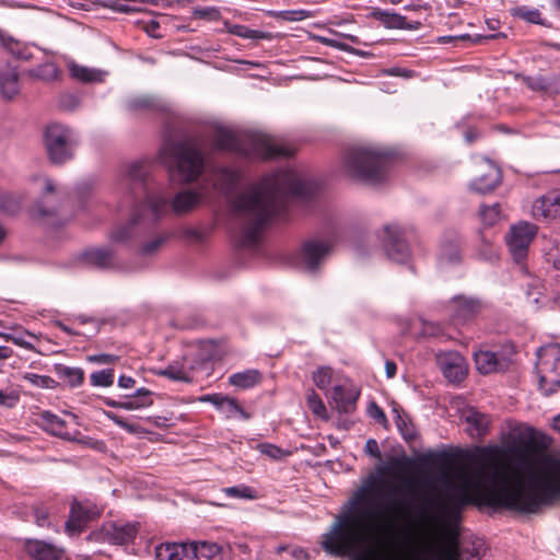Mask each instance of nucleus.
Listing matches in <instances>:
<instances>
[{
    "instance_id": "nucleus-20",
    "label": "nucleus",
    "mask_w": 560,
    "mask_h": 560,
    "mask_svg": "<svg viewBox=\"0 0 560 560\" xmlns=\"http://www.w3.org/2000/svg\"><path fill=\"white\" fill-rule=\"evenodd\" d=\"M370 16L377 22H380L384 27L389 30H419L421 27L420 22H408L406 16L400 15L395 12H390L387 10H383L380 8H374Z\"/></svg>"
},
{
    "instance_id": "nucleus-40",
    "label": "nucleus",
    "mask_w": 560,
    "mask_h": 560,
    "mask_svg": "<svg viewBox=\"0 0 560 560\" xmlns=\"http://www.w3.org/2000/svg\"><path fill=\"white\" fill-rule=\"evenodd\" d=\"M222 491L230 498L255 500L258 498L257 491L246 485H237L223 488Z\"/></svg>"
},
{
    "instance_id": "nucleus-45",
    "label": "nucleus",
    "mask_w": 560,
    "mask_h": 560,
    "mask_svg": "<svg viewBox=\"0 0 560 560\" xmlns=\"http://www.w3.org/2000/svg\"><path fill=\"white\" fill-rule=\"evenodd\" d=\"M23 380L27 381L30 384L40 387V388H55L57 386V382L47 375H38L35 373H25L23 375Z\"/></svg>"
},
{
    "instance_id": "nucleus-25",
    "label": "nucleus",
    "mask_w": 560,
    "mask_h": 560,
    "mask_svg": "<svg viewBox=\"0 0 560 560\" xmlns=\"http://www.w3.org/2000/svg\"><path fill=\"white\" fill-rule=\"evenodd\" d=\"M359 397V394L347 390L341 385H337L331 390V399L334 402V407L340 413H350L355 408V402Z\"/></svg>"
},
{
    "instance_id": "nucleus-42",
    "label": "nucleus",
    "mask_w": 560,
    "mask_h": 560,
    "mask_svg": "<svg viewBox=\"0 0 560 560\" xmlns=\"http://www.w3.org/2000/svg\"><path fill=\"white\" fill-rule=\"evenodd\" d=\"M479 213L482 222L489 226L494 225L501 219V208L499 203H493L492 206H481Z\"/></svg>"
},
{
    "instance_id": "nucleus-50",
    "label": "nucleus",
    "mask_w": 560,
    "mask_h": 560,
    "mask_svg": "<svg viewBox=\"0 0 560 560\" xmlns=\"http://www.w3.org/2000/svg\"><path fill=\"white\" fill-rule=\"evenodd\" d=\"M71 75L81 82H92L95 80V72L86 67L73 65L70 68Z\"/></svg>"
},
{
    "instance_id": "nucleus-60",
    "label": "nucleus",
    "mask_w": 560,
    "mask_h": 560,
    "mask_svg": "<svg viewBox=\"0 0 560 560\" xmlns=\"http://www.w3.org/2000/svg\"><path fill=\"white\" fill-rule=\"evenodd\" d=\"M78 105L79 98L73 94H62L59 98V107L63 110H73Z\"/></svg>"
},
{
    "instance_id": "nucleus-37",
    "label": "nucleus",
    "mask_w": 560,
    "mask_h": 560,
    "mask_svg": "<svg viewBox=\"0 0 560 560\" xmlns=\"http://www.w3.org/2000/svg\"><path fill=\"white\" fill-rule=\"evenodd\" d=\"M267 15H269L276 20H281V21H285V22H298V21H303V20L310 19V18H314L315 13H314V11L304 10V9L283 10V11L270 10V11H267Z\"/></svg>"
},
{
    "instance_id": "nucleus-9",
    "label": "nucleus",
    "mask_w": 560,
    "mask_h": 560,
    "mask_svg": "<svg viewBox=\"0 0 560 560\" xmlns=\"http://www.w3.org/2000/svg\"><path fill=\"white\" fill-rule=\"evenodd\" d=\"M383 232V247L387 257L397 264L407 262L410 258V248L405 231L396 224H388L384 226Z\"/></svg>"
},
{
    "instance_id": "nucleus-19",
    "label": "nucleus",
    "mask_w": 560,
    "mask_h": 560,
    "mask_svg": "<svg viewBox=\"0 0 560 560\" xmlns=\"http://www.w3.org/2000/svg\"><path fill=\"white\" fill-rule=\"evenodd\" d=\"M481 310V302L475 298L456 295L450 302V311L455 324L474 318Z\"/></svg>"
},
{
    "instance_id": "nucleus-49",
    "label": "nucleus",
    "mask_w": 560,
    "mask_h": 560,
    "mask_svg": "<svg viewBox=\"0 0 560 560\" xmlns=\"http://www.w3.org/2000/svg\"><path fill=\"white\" fill-rule=\"evenodd\" d=\"M232 33L240 37L249 39H265L269 37L266 33L261 31L250 30L243 25H235L232 30Z\"/></svg>"
},
{
    "instance_id": "nucleus-11",
    "label": "nucleus",
    "mask_w": 560,
    "mask_h": 560,
    "mask_svg": "<svg viewBox=\"0 0 560 560\" xmlns=\"http://www.w3.org/2000/svg\"><path fill=\"white\" fill-rule=\"evenodd\" d=\"M330 247L326 241L307 240L296 253L295 264L307 271H315L327 257Z\"/></svg>"
},
{
    "instance_id": "nucleus-41",
    "label": "nucleus",
    "mask_w": 560,
    "mask_h": 560,
    "mask_svg": "<svg viewBox=\"0 0 560 560\" xmlns=\"http://www.w3.org/2000/svg\"><path fill=\"white\" fill-rule=\"evenodd\" d=\"M90 382L92 386L109 387L114 384V370L104 369L101 371L93 372L90 375Z\"/></svg>"
},
{
    "instance_id": "nucleus-35",
    "label": "nucleus",
    "mask_w": 560,
    "mask_h": 560,
    "mask_svg": "<svg viewBox=\"0 0 560 560\" xmlns=\"http://www.w3.org/2000/svg\"><path fill=\"white\" fill-rule=\"evenodd\" d=\"M55 373L59 380L71 387L80 386L84 381V371L81 368H72L63 364L55 366Z\"/></svg>"
},
{
    "instance_id": "nucleus-46",
    "label": "nucleus",
    "mask_w": 560,
    "mask_h": 560,
    "mask_svg": "<svg viewBox=\"0 0 560 560\" xmlns=\"http://www.w3.org/2000/svg\"><path fill=\"white\" fill-rule=\"evenodd\" d=\"M332 370L329 366H320L313 372L312 378L319 389H325L331 382Z\"/></svg>"
},
{
    "instance_id": "nucleus-36",
    "label": "nucleus",
    "mask_w": 560,
    "mask_h": 560,
    "mask_svg": "<svg viewBox=\"0 0 560 560\" xmlns=\"http://www.w3.org/2000/svg\"><path fill=\"white\" fill-rule=\"evenodd\" d=\"M262 380L258 370H246L244 372L234 373L229 377L230 384L246 389L259 384Z\"/></svg>"
},
{
    "instance_id": "nucleus-13",
    "label": "nucleus",
    "mask_w": 560,
    "mask_h": 560,
    "mask_svg": "<svg viewBox=\"0 0 560 560\" xmlns=\"http://www.w3.org/2000/svg\"><path fill=\"white\" fill-rule=\"evenodd\" d=\"M536 451L535 431L530 428L513 433L505 448V453L517 458L520 463L529 462Z\"/></svg>"
},
{
    "instance_id": "nucleus-63",
    "label": "nucleus",
    "mask_w": 560,
    "mask_h": 560,
    "mask_svg": "<svg viewBox=\"0 0 560 560\" xmlns=\"http://www.w3.org/2000/svg\"><path fill=\"white\" fill-rule=\"evenodd\" d=\"M397 427L406 441L410 442L416 438L413 428L409 427L400 417L399 420L397 421Z\"/></svg>"
},
{
    "instance_id": "nucleus-1",
    "label": "nucleus",
    "mask_w": 560,
    "mask_h": 560,
    "mask_svg": "<svg viewBox=\"0 0 560 560\" xmlns=\"http://www.w3.org/2000/svg\"><path fill=\"white\" fill-rule=\"evenodd\" d=\"M318 185L296 171L287 168L267 175L233 200L236 215L242 220L240 245L256 247L264 226L285 211L291 199L308 200Z\"/></svg>"
},
{
    "instance_id": "nucleus-53",
    "label": "nucleus",
    "mask_w": 560,
    "mask_h": 560,
    "mask_svg": "<svg viewBox=\"0 0 560 560\" xmlns=\"http://www.w3.org/2000/svg\"><path fill=\"white\" fill-rule=\"evenodd\" d=\"M144 0H103V4L118 12L128 13L135 11V8L125 2H143Z\"/></svg>"
},
{
    "instance_id": "nucleus-39",
    "label": "nucleus",
    "mask_w": 560,
    "mask_h": 560,
    "mask_svg": "<svg viewBox=\"0 0 560 560\" xmlns=\"http://www.w3.org/2000/svg\"><path fill=\"white\" fill-rule=\"evenodd\" d=\"M21 208V199L8 191L0 190V211L7 214H15Z\"/></svg>"
},
{
    "instance_id": "nucleus-30",
    "label": "nucleus",
    "mask_w": 560,
    "mask_h": 560,
    "mask_svg": "<svg viewBox=\"0 0 560 560\" xmlns=\"http://www.w3.org/2000/svg\"><path fill=\"white\" fill-rule=\"evenodd\" d=\"M156 560H188L187 544L163 542L155 547Z\"/></svg>"
},
{
    "instance_id": "nucleus-8",
    "label": "nucleus",
    "mask_w": 560,
    "mask_h": 560,
    "mask_svg": "<svg viewBox=\"0 0 560 560\" xmlns=\"http://www.w3.org/2000/svg\"><path fill=\"white\" fill-rule=\"evenodd\" d=\"M137 534V523L106 522L100 529L92 532L88 539L95 542L124 546L131 544Z\"/></svg>"
},
{
    "instance_id": "nucleus-29",
    "label": "nucleus",
    "mask_w": 560,
    "mask_h": 560,
    "mask_svg": "<svg viewBox=\"0 0 560 560\" xmlns=\"http://www.w3.org/2000/svg\"><path fill=\"white\" fill-rule=\"evenodd\" d=\"M42 427L49 433L63 439H70L71 434L68 430L67 422L50 411H45L40 416Z\"/></svg>"
},
{
    "instance_id": "nucleus-10",
    "label": "nucleus",
    "mask_w": 560,
    "mask_h": 560,
    "mask_svg": "<svg viewBox=\"0 0 560 560\" xmlns=\"http://www.w3.org/2000/svg\"><path fill=\"white\" fill-rule=\"evenodd\" d=\"M65 201V194L57 190L50 178H45L43 195L33 208V214L39 219L51 220L55 223Z\"/></svg>"
},
{
    "instance_id": "nucleus-26",
    "label": "nucleus",
    "mask_w": 560,
    "mask_h": 560,
    "mask_svg": "<svg viewBox=\"0 0 560 560\" xmlns=\"http://www.w3.org/2000/svg\"><path fill=\"white\" fill-rule=\"evenodd\" d=\"M501 183V171L498 167L489 166L488 171L475 178L470 188L479 194H488L495 189Z\"/></svg>"
},
{
    "instance_id": "nucleus-21",
    "label": "nucleus",
    "mask_w": 560,
    "mask_h": 560,
    "mask_svg": "<svg viewBox=\"0 0 560 560\" xmlns=\"http://www.w3.org/2000/svg\"><path fill=\"white\" fill-rule=\"evenodd\" d=\"M83 264L97 269H110L115 266V252L110 247H93L81 254Z\"/></svg>"
},
{
    "instance_id": "nucleus-6",
    "label": "nucleus",
    "mask_w": 560,
    "mask_h": 560,
    "mask_svg": "<svg viewBox=\"0 0 560 560\" xmlns=\"http://www.w3.org/2000/svg\"><path fill=\"white\" fill-rule=\"evenodd\" d=\"M44 140L48 159L57 165L72 160L79 144V138L74 130L57 122L46 128Z\"/></svg>"
},
{
    "instance_id": "nucleus-2",
    "label": "nucleus",
    "mask_w": 560,
    "mask_h": 560,
    "mask_svg": "<svg viewBox=\"0 0 560 560\" xmlns=\"http://www.w3.org/2000/svg\"><path fill=\"white\" fill-rule=\"evenodd\" d=\"M149 165L137 161L128 166L126 178L129 186L130 198L142 199L133 206L132 215L127 224L118 226L110 234L114 243H126L131 240L139 230L150 229L155 225L166 210L170 199L163 194H150L148 187Z\"/></svg>"
},
{
    "instance_id": "nucleus-34",
    "label": "nucleus",
    "mask_w": 560,
    "mask_h": 560,
    "mask_svg": "<svg viewBox=\"0 0 560 560\" xmlns=\"http://www.w3.org/2000/svg\"><path fill=\"white\" fill-rule=\"evenodd\" d=\"M215 182L223 192H231L241 178L240 171L228 166L218 167L214 172Z\"/></svg>"
},
{
    "instance_id": "nucleus-59",
    "label": "nucleus",
    "mask_w": 560,
    "mask_h": 560,
    "mask_svg": "<svg viewBox=\"0 0 560 560\" xmlns=\"http://www.w3.org/2000/svg\"><path fill=\"white\" fill-rule=\"evenodd\" d=\"M20 400V396L16 392H5L0 389V406L12 408L14 407Z\"/></svg>"
},
{
    "instance_id": "nucleus-58",
    "label": "nucleus",
    "mask_w": 560,
    "mask_h": 560,
    "mask_svg": "<svg viewBox=\"0 0 560 560\" xmlns=\"http://www.w3.org/2000/svg\"><path fill=\"white\" fill-rule=\"evenodd\" d=\"M517 15L525 20L526 22L541 24V14L537 9L529 10L521 8L517 10Z\"/></svg>"
},
{
    "instance_id": "nucleus-61",
    "label": "nucleus",
    "mask_w": 560,
    "mask_h": 560,
    "mask_svg": "<svg viewBox=\"0 0 560 560\" xmlns=\"http://www.w3.org/2000/svg\"><path fill=\"white\" fill-rule=\"evenodd\" d=\"M368 412H369L370 417L373 418L376 422L382 423V424L387 422L385 412L383 411V409L381 407H378V405L376 402H374V401L371 402V405L369 406Z\"/></svg>"
},
{
    "instance_id": "nucleus-31",
    "label": "nucleus",
    "mask_w": 560,
    "mask_h": 560,
    "mask_svg": "<svg viewBox=\"0 0 560 560\" xmlns=\"http://www.w3.org/2000/svg\"><path fill=\"white\" fill-rule=\"evenodd\" d=\"M466 422L468 424L470 435L482 438L489 431L491 419L487 413L471 409L466 417Z\"/></svg>"
},
{
    "instance_id": "nucleus-14",
    "label": "nucleus",
    "mask_w": 560,
    "mask_h": 560,
    "mask_svg": "<svg viewBox=\"0 0 560 560\" xmlns=\"http://www.w3.org/2000/svg\"><path fill=\"white\" fill-rule=\"evenodd\" d=\"M100 515L97 506L90 502L74 500L70 508L69 518L66 522V532L69 535H79L85 525Z\"/></svg>"
},
{
    "instance_id": "nucleus-15",
    "label": "nucleus",
    "mask_w": 560,
    "mask_h": 560,
    "mask_svg": "<svg viewBox=\"0 0 560 560\" xmlns=\"http://www.w3.org/2000/svg\"><path fill=\"white\" fill-rule=\"evenodd\" d=\"M436 362L443 375L453 383L464 380L467 374L465 358L457 351L441 352L436 355Z\"/></svg>"
},
{
    "instance_id": "nucleus-32",
    "label": "nucleus",
    "mask_w": 560,
    "mask_h": 560,
    "mask_svg": "<svg viewBox=\"0 0 560 560\" xmlns=\"http://www.w3.org/2000/svg\"><path fill=\"white\" fill-rule=\"evenodd\" d=\"M200 195L192 190L179 191L172 200V209L176 214L192 210L200 202Z\"/></svg>"
},
{
    "instance_id": "nucleus-27",
    "label": "nucleus",
    "mask_w": 560,
    "mask_h": 560,
    "mask_svg": "<svg viewBox=\"0 0 560 560\" xmlns=\"http://www.w3.org/2000/svg\"><path fill=\"white\" fill-rule=\"evenodd\" d=\"M126 107L130 113L161 112L163 104L151 95H137L127 100Z\"/></svg>"
},
{
    "instance_id": "nucleus-38",
    "label": "nucleus",
    "mask_w": 560,
    "mask_h": 560,
    "mask_svg": "<svg viewBox=\"0 0 560 560\" xmlns=\"http://www.w3.org/2000/svg\"><path fill=\"white\" fill-rule=\"evenodd\" d=\"M27 74L36 80L50 82L58 78L59 71L54 62H45L33 69H30Z\"/></svg>"
},
{
    "instance_id": "nucleus-16",
    "label": "nucleus",
    "mask_w": 560,
    "mask_h": 560,
    "mask_svg": "<svg viewBox=\"0 0 560 560\" xmlns=\"http://www.w3.org/2000/svg\"><path fill=\"white\" fill-rule=\"evenodd\" d=\"M23 549L32 560H61L66 553L63 547L35 538L25 539Z\"/></svg>"
},
{
    "instance_id": "nucleus-22",
    "label": "nucleus",
    "mask_w": 560,
    "mask_h": 560,
    "mask_svg": "<svg viewBox=\"0 0 560 560\" xmlns=\"http://www.w3.org/2000/svg\"><path fill=\"white\" fill-rule=\"evenodd\" d=\"M192 370L194 368L188 365L187 359L184 357L180 361L175 360L171 362L164 369L155 370L154 374L175 382L191 383Z\"/></svg>"
},
{
    "instance_id": "nucleus-56",
    "label": "nucleus",
    "mask_w": 560,
    "mask_h": 560,
    "mask_svg": "<svg viewBox=\"0 0 560 560\" xmlns=\"http://www.w3.org/2000/svg\"><path fill=\"white\" fill-rule=\"evenodd\" d=\"M167 235H160L153 240L144 243L141 247V254L152 255L154 254L167 240Z\"/></svg>"
},
{
    "instance_id": "nucleus-55",
    "label": "nucleus",
    "mask_w": 560,
    "mask_h": 560,
    "mask_svg": "<svg viewBox=\"0 0 560 560\" xmlns=\"http://www.w3.org/2000/svg\"><path fill=\"white\" fill-rule=\"evenodd\" d=\"M257 447L261 454L272 459H280L284 455L283 450L275 444L260 443Z\"/></svg>"
},
{
    "instance_id": "nucleus-52",
    "label": "nucleus",
    "mask_w": 560,
    "mask_h": 560,
    "mask_svg": "<svg viewBox=\"0 0 560 560\" xmlns=\"http://www.w3.org/2000/svg\"><path fill=\"white\" fill-rule=\"evenodd\" d=\"M423 463H434L448 465L453 460V455L448 452L428 453L421 457Z\"/></svg>"
},
{
    "instance_id": "nucleus-54",
    "label": "nucleus",
    "mask_w": 560,
    "mask_h": 560,
    "mask_svg": "<svg viewBox=\"0 0 560 560\" xmlns=\"http://www.w3.org/2000/svg\"><path fill=\"white\" fill-rule=\"evenodd\" d=\"M323 43L331 46V47H336L340 50H343V51H348V52H351V54H354V55H358V56H361V57H370L372 56L371 52H368V51H363L361 49H357V48H353L345 43H340V42H337L335 39H326V38H323L322 40Z\"/></svg>"
},
{
    "instance_id": "nucleus-48",
    "label": "nucleus",
    "mask_w": 560,
    "mask_h": 560,
    "mask_svg": "<svg viewBox=\"0 0 560 560\" xmlns=\"http://www.w3.org/2000/svg\"><path fill=\"white\" fill-rule=\"evenodd\" d=\"M501 36H505L504 34L502 33H497V34H490V35H475L474 37L470 36L469 34H463V35H459V36H455V37H441L440 40L442 42H446V40H451V39H454V40H471L474 44H481L483 40H488V39H495V38H499Z\"/></svg>"
},
{
    "instance_id": "nucleus-62",
    "label": "nucleus",
    "mask_w": 560,
    "mask_h": 560,
    "mask_svg": "<svg viewBox=\"0 0 560 560\" xmlns=\"http://www.w3.org/2000/svg\"><path fill=\"white\" fill-rule=\"evenodd\" d=\"M153 404L152 399H145L141 402H138L137 400H133L132 398H129L127 401H121V409L125 410H136L144 407H149Z\"/></svg>"
},
{
    "instance_id": "nucleus-43",
    "label": "nucleus",
    "mask_w": 560,
    "mask_h": 560,
    "mask_svg": "<svg viewBox=\"0 0 560 560\" xmlns=\"http://www.w3.org/2000/svg\"><path fill=\"white\" fill-rule=\"evenodd\" d=\"M306 402L312 412L320 418H326V407L314 389H308L306 393Z\"/></svg>"
},
{
    "instance_id": "nucleus-64",
    "label": "nucleus",
    "mask_w": 560,
    "mask_h": 560,
    "mask_svg": "<svg viewBox=\"0 0 560 560\" xmlns=\"http://www.w3.org/2000/svg\"><path fill=\"white\" fill-rule=\"evenodd\" d=\"M34 518L35 523L39 527L48 526V512L45 508H35L34 509Z\"/></svg>"
},
{
    "instance_id": "nucleus-28",
    "label": "nucleus",
    "mask_w": 560,
    "mask_h": 560,
    "mask_svg": "<svg viewBox=\"0 0 560 560\" xmlns=\"http://www.w3.org/2000/svg\"><path fill=\"white\" fill-rule=\"evenodd\" d=\"M20 92L19 73L15 68L0 71V93L7 100H12Z\"/></svg>"
},
{
    "instance_id": "nucleus-7",
    "label": "nucleus",
    "mask_w": 560,
    "mask_h": 560,
    "mask_svg": "<svg viewBox=\"0 0 560 560\" xmlns=\"http://www.w3.org/2000/svg\"><path fill=\"white\" fill-rule=\"evenodd\" d=\"M536 374L541 393L552 395L560 389V345L551 343L537 350Z\"/></svg>"
},
{
    "instance_id": "nucleus-3",
    "label": "nucleus",
    "mask_w": 560,
    "mask_h": 560,
    "mask_svg": "<svg viewBox=\"0 0 560 560\" xmlns=\"http://www.w3.org/2000/svg\"><path fill=\"white\" fill-rule=\"evenodd\" d=\"M394 156L387 151L373 147H354L343 156L346 174L370 186L382 185L389 178Z\"/></svg>"
},
{
    "instance_id": "nucleus-23",
    "label": "nucleus",
    "mask_w": 560,
    "mask_h": 560,
    "mask_svg": "<svg viewBox=\"0 0 560 560\" xmlns=\"http://www.w3.org/2000/svg\"><path fill=\"white\" fill-rule=\"evenodd\" d=\"M222 547L215 542L199 541L187 544L188 560H218L221 558Z\"/></svg>"
},
{
    "instance_id": "nucleus-17",
    "label": "nucleus",
    "mask_w": 560,
    "mask_h": 560,
    "mask_svg": "<svg viewBox=\"0 0 560 560\" xmlns=\"http://www.w3.org/2000/svg\"><path fill=\"white\" fill-rule=\"evenodd\" d=\"M476 369L481 374H490L495 372H505L511 365V358L502 352H493L489 350H479L474 353Z\"/></svg>"
},
{
    "instance_id": "nucleus-5",
    "label": "nucleus",
    "mask_w": 560,
    "mask_h": 560,
    "mask_svg": "<svg viewBox=\"0 0 560 560\" xmlns=\"http://www.w3.org/2000/svg\"><path fill=\"white\" fill-rule=\"evenodd\" d=\"M212 148L215 151H226L248 160H271L292 154L290 149L277 143L268 135L255 133L242 141L226 129H219L215 132Z\"/></svg>"
},
{
    "instance_id": "nucleus-44",
    "label": "nucleus",
    "mask_w": 560,
    "mask_h": 560,
    "mask_svg": "<svg viewBox=\"0 0 560 560\" xmlns=\"http://www.w3.org/2000/svg\"><path fill=\"white\" fill-rule=\"evenodd\" d=\"M104 415L106 416L107 419L113 421L119 428L126 430L128 433L140 434L144 432V430L139 424L129 423L124 418H121L120 416L113 411H104Z\"/></svg>"
},
{
    "instance_id": "nucleus-12",
    "label": "nucleus",
    "mask_w": 560,
    "mask_h": 560,
    "mask_svg": "<svg viewBox=\"0 0 560 560\" xmlns=\"http://www.w3.org/2000/svg\"><path fill=\"white\" fill-rule=\"evenodd\" d=\"M536 235L535 225L521 222L513 225L506 235V243L515 261H522L528 252V246Z\"/></svg>"
},
{
    "instance_id": "nucleus-33",
    "label": "nucleus",
    "mask_w": 560,
    "mask_h": 560,
    "mask_svg": "<svg viewBox=\"0 0 560 560\" xmlns=\"http://www.w3.org/2000/svg\"><path fill=\"white\" fill-rule=\"evenodd\" d=\"M0 44L5 50H8L13 57L18 59L30 60L32 58V54L28 51V48L24 43L15 39L13 36L2 30H0Z\"/></svg>"
},
{
    "instance_id": "nucleus-57",
    "label": "nucleus",
    "mask_w": 560,
    "mask_h": 560,
    "mask_svg": "<svg viewBox=\"0 0 560 560\" xmlns=\"http://www.w3.org/2000/svg\"><path fill=\"white\" fill-rule=\"evenodd\" d=\"M88 362L94 363V364H101V365H112L115 364L119 357L115 354L109 353H100V354H92L86 357Z\"/></svg>"
},
{
    "instance_id": "nucleus-18",
    "label": "nucleus",
    "mask_w": 560,
    "mask_h": 560,
    "mask_svg": "<svg viewBox=\"0 0 560 560\" xmlns=\"http://www.w3.org/2000/svg\"><path fill=\"white\" fill-rule=\"evenodd\" d=\"M532 214L538 221L560 219V189L537 198L533 203Z\"/></svg>"
},
{
    "instance_id": "nucleus-51",
    "label": "nucleus",
    "mask_w": 560,
    "mask_h": 560,
    "mask_svg": "<svg viewBox=\"0 0 560 560\" xmlns=\"http://www.w3.org/2000/svg\"><path fill=\"white\" fill-rule=\"evenodd\" d=\"M523 82L533 91H547L550 86V83L547 79L541 75L536 77H523Z\"/></svg>"
},
{
    "instance_id": "nucleus-24",
    "label": "nucleus",
    "mask_w": 560,
    "mask_h": 560,
    "mask_svg": "<svg viewBox=\"0 0 560 560\" xmlns=\"http://www.w3.org/2000/svg\"><path fill=\"white\" fill-rule=\"evenodd\" d=\"M200 401H207L214 405L218 409L225 412L228 416L241 415L243 418L248 419V415L238 405L235 398L222 396L220 394L205 395L200 398Z\"/></svg>"
},
{
    "instance_id": "nucleus-4",
    "label": "nucleus",
    "mask_w": 560,
    "mask_h": 560,
    "mask_svg": "<svg viewBox=\"0 0 560 560\" xmlns=\"http://www.w3.org/2000/svg\"><path fill=\"white\" fill-rule=\"evenodd\" d=\"M160 158L170 165L171 174L184 183L196 180L205 168L201 144L192 137L166 139L160 148Z\"/></svg>"
},
{
    "instance_id": "nucleus-47",
    "label": "nucleus",
    "mask_w": 560,
    "mask_h": 560,
    "mask_svg": "<svg viewBox=\"0 0 560 560\" xmlns=\"http://www.w3.org/2000/svg\"><path fill=\"white\" fill-rule=\"evenodd\" d=\"M441 264H457L460 261V250L456 244L443 246L440 255Z\"/></svg>"
}]
</instances>
